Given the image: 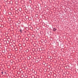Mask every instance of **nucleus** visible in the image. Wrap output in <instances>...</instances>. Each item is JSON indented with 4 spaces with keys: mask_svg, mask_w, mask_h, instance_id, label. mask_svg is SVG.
I'll return each instance as SVG.
<instances>
[{
    "mask_svg": "<svg viewBox=\"0 0 78 78\" xmlns=\"http://www.w3.org/2000/svg\"><path fill=\"white\" fill-rule=\"evenodd\" d=\"M20 31H21V32L22 31V30H20Z\"/></svg>",
    "mask_w": 78,
    "mask_h": 78,
    "instance_id": "nucleus-3",
    "label": "nucleus"
},
{
    "mask_svg": "<svg viewBox=\"0 0 78 78\" xmlns=\"http://www.w3.org/2000/svg\"><path fill=\"white\" fill-rule=\"evenodd\" d=\"M53 31H56V29H54L53 30Z\"/></svg>",
    "mask_w": 78,
    "mask_h": 78,
    "instance_id": "nucleus-1",
    "label": "nucleus"
},
{
    "mask_svg": "<svg viewBox=\"0 0 78 78\" xmlns=\"http://www.w3.org/2000/svg\"><path fill=\"white\" fill-rule=\"evenodd\" d=\"M29 2H30V3H31V1H29Z\"/></svg>",
    "mask_w": 78,
    "mask_h": 78,
    "instance_id": "nucleus-2",
    "label": "nucleus"
},
{
    "mask_svg": "<svg viewBox=\"0 0 78 78\" xmlns=\"http://www.w3.org/2000/svg\"><path fill=\"white\" fill-rule=\"evenodd\" d=\"M2 73H3V72H2Z\"/></svg>",
    "mask_w": 78,
    "mask_h": 78,
    "instance_id": "nucleus-5",
    "label": "nucleus"
},
{
    "mask_svg": "<svg viewBox=\"0 0 78 78\" xmlns=\"http://www.w3.org/2000/svg\"><path fill=\"white\" fill-rule=\"evenodd\" d=\"M21 9V8H20L19 9Z\"/></svg>",
    "mask_w": 78,
    "mask_h": 78,
    "instance_id": "nucleus-4",
    "label": "nucleus"
}]
</instances>
